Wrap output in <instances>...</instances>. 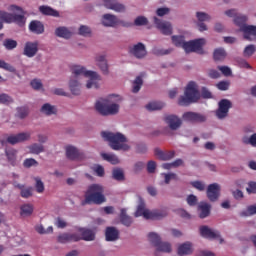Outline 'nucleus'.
I'll list each match as a JSON object with an SVG mask.
<instances>
[{"label":"nucleus","instance_id":"nucleus-1","mask_svg":"<svg viewBox=\"0 0 256 256\" xmlns=\"http://www.w3.org/2000/svg\"><path fill=\"white\" fill-rule=\"evenodd\" d=\"M101 137L104 141H108L109 146L114 151H129V149H131V146L125 144L127 143V137H125L121 132L113 133L103 131L101 132Z\"/></svg>","mask_w":256,"mask_h":256},{"label":"nucleus","instance_id":"nucleus-2","mask_svg":"<svg viewBox=\"0 0 256 256\" xmlns=\"http://www.w3.org/2000/svg\"><path fill=\"white\" fill-rule=\"evenodd\" d=\"M9 12L0 11V19L4 23H16V25H19V27H23L25 25L27 18H25V11H23V8L17 6V5H10L8 7ZM12 13H20V14H12Z\"/></svg>","mask_w":256,"mask_h":256},{"label":"nucleus","instance_id":"nucleus-3","mask_svg":"<svg viewBox=\"0 0 256 256\" xmlns=\"http://www.w3.org/2000/svg\"><path fill=\"white\" fill-rule=\"evenodd\" d=\"M201 99V93H199V86L195 81H190L184 91V95L178 99V105L181 107H188L192 103H197Z\"/></svg>","mask_w":256,"mask_h":256},{"label":"nucleus","instance_id":"nucleus-4","mask_svg":"<svg viewBox=\"0 0 256 256\" xmlns=\"http://www.w3.org/2000/svg\"><path fill=\"white\" fill-rule=\"evenodd\" d=\"M70 69L75 77L83 75L89 79L86 84L87 89H92V87L95 89L99 88V81H101V76L97 72L87 70L84 66L81 65H72L70 66Z\"/></svg>","mask_w":256,"mask_h":256},{"label":"nucleus","instance_id":"nucleus-5","mask_svg":"<svg viewBox=\"0 0 256 256\" xmlns=\"http://www.w3.org/2000/svg\"><path fill=\"white\" fill-rule=\"evenodd\" d=\"M104 189L103 186L99 184H92L88 187L85 192V203L87 205H101L105 203V195H103Z\"/></svg>","mask_w":256,"mask_h":256},{"label":"nucleus","instance_id":"nucleus-6","mask_svg":"<svg viewBox=\"0 0 256 256\" xmlns=\"http://www.w3.org/2000/svg\"><path fill=\"white\" fill-rule=\"evenodd\" d=\"M113 97H115V95H111L109 98H101L96 102L95 109L100 115L107 117L119 113V104L113 103Z\"/></svg>","mask_w":256,"mask_h":256},{"label":"nucleus","instance_id":"nucleus-7","mask_svg":"<svg viewBox=\"0 0 256 256\" xmlns=\"http://www.w3.org/2000/svg\"><path fill=\"white\" fill-rule=\"evenodd\" d=\"M134 215L135 217H144V219H152L153 221H157L167 217L169 213L167 212V209L149 211L148 209H145V203L141 202L138 205Z\"/></svg>","mask_w":256,"mask_h":256},{"label":"nucleus","instance_id":"nucleus-8","mask_svg":"<svg viewBox=\"0 0 256 256\" xmlns=\"http://www.w3.org/2000/svg\"><path fill=\"white\" fill-rule=\"evenodd\" d=\"M148 238L150 243L156 247V251H159L161 253H171L172 246L169 242H163L161 241V237L158 236L157 233L151 232L148 234Z\"/></svg>","mask_w":256,"mask_h":256},{"label":"nucleus","instance_id":"nucleus-9","mask_svg":"<svg viewBox=\"0 0 256 256\" xmlns=\"http://www.w3.org/2000/svg\"><path fill=\"white\" fill-rule=\"evenodd\" d=\"M203 45H205V38H199L184 42L182 49L186 53H203Z\"/></svg>","mask_w":256,"mask_h":256},{"label":"nucleus","instance_id":"nucleus-10","mask_svg":"<svg viewBox=\"0 0 256 256\" xmlns=\"http://www.w3.org/2000/svg\"><path fill=\"white\" fill-rule=\"evenodd\" d=\"M233 107V104L227 100L222 99L218 103V109L215 112V115L218 119H225L229 115V110Z\"/></svg>","mask_w":256,"mask_h":256},{"label":"nucleus","instance_id":"nucleus-11","mask_svg":"<svg viewBox=\"0 0 256 256\" xmlns=\"http://www.w3.org/2000/svg\"><path fill=\"white\" fill-rule=\"evenodd\" d=\"M182 119L186 121V123H205L207 116L197 112H185L182 115Z\"/></svg>","mask_w":256,"mask_h":256},{"label":"nucleus","instance_id":"nucleus-12","mask_svg":"<svg viewBox=\"0 0 256 256\" xmlns=\"http://www.w3.org/2000/svg\"><path fill=\"white\" fill-rule=\"evenodd\" d=\"M206 195L212 203H215V201L219 200V197L221 196V186L217 183H213L208 185V188L206 190Z\"/></svg>","mask_w":256,"mask_h":256},{"label":"nucleus","instance_id":"nucleus-13","mask_svg":"<svg viewBox=\"0 0 256 256\" xmlns=\"http://www.w3.org/2000/svg\"><path fill=\"white\" fill-rule=\"evenodd\" d=\"M200 235L204 237V239H219L220 243H223V238H221V233L219 231H213L208 226L200 227Z\"/></svg>","mask_w":256,"mask_h":256},{"label":"nucleus","instance_id":"nucleus-14","mask_svg":"<svg viewBox=\"0 0 256 256\" xmlns=\"http://www.w3.org/2000/svg\"><path fill=\"white\" fill-rule=\"evenodd\" d=\"M154 23L157 29L161 31L162 35H173V26L170 24V22L154 17Z\"/></svg>","mask_w":256,"mask_h":256},{"label":"nucleus","instance_id":"nucleus-15","mask_svg":"<svg viewBox=\"0 0 256 256\" xmlns=\"http://www.w3.org/2000/svg\"><path fill=\"white\" fill-rule=\"evenodd\" d=\"M79 231H80L81 237L77 235H72L71 236L72 241H81V239L83 241H95V232H93V230L87 229V228H81Z\"/></svg>","mask_w":256,"mask_h":256},{"label":"nucleus","instance_id":"nucleus-16","mask_svg":"<svg viewBox=\"0 0 256 256\" xmlns=\"http://www.w3.org/2000/svg\"><path fill=\"white\" fill-rule=\"evenodd\" d=\"M104 7L110 9V11H115V13H125L127 11L125 4L113 0H104Z\"/></svg>","mask_w":256,"mask_h":256},{"label":"nucleus","instance_id":"nucleus-17","mask_svg":"<svg viewBox=\"0 0 256 256\" xmlns=\"http://www.w3.org/2000/svg\"><path fill=\"white\" fill-rule=\"evenodd\" d=\"M39 52V43L37 42H26L23 49V55L29 59L35 57Z\"/></svg>","mask_w":256,"mask_h":256},{"label":"nucleus","instance_id":"nucleus-18","mask_svg":"<svg viewBox=\"0 0 256 256\" xmlns=\"http://www.w3.org/2000/svg\"><path fill=\"white\" fill-rule=\"evenodd\" d=\"M31 139V133L22 132L16 135H10L7 137V143L10 145H17V143H23V141H29Z\"/></svg>","mask_w":256,"mask_h":256},{"label":"nucleus","instance_id":"nucleus-19","mask_svg":"<svg viewBox=\"0 0 256 256\" xmlns=\"http://www.w3.org/2000/svg\"><path fill=\"white\" fill-rule=\"evenodd\" d=\"M129 51L131 55L136 57V59H143L147 56V48H145V44L141 42L133 45Z\"/></svg>","mask_w":256,"mask_h":256},{"label":"nucleus","instance_id":"nucleus-20","mask_svg":"<svg viewBox=\"0 0 256 256\" xmlns=\"http://www.w3.org/2000/svg\"><path fill=\"white\" fill-rule=\"evenodd\" d=\"M66 157L71 161H81L85 157V155L74 146H66Z\"/></svg>","mask_w":256,"mask_h":256},{"label":"nucleus","instance_id":"nucleus-21","mask_svg":"<svg viewBox=\"0 0 256 256\" xmlns=\"http://www.w3.org/2000/svg\"><path fill=\"white\" fill-rule=\"evenodd\" d=\"M240 31H242L244 39H246L247 41H253V39H255L256 26L246 24L241 26Z\"/></svg>","mask_w":256,"mask_h":256},{"label":"nucleus","instance_id":"nucleus-22","mask_svg":"<svg viewBox=\"0 0 256 256\" xmlns=\"http://www.w3.org/2000/svg\"><path fill=\"white\" fill-rule=\"evenodd\" d=\"M164 121L172 131H177L183 123L176 115H168L164 118Z\"/></svg>","mask_w":256,"mask_h":256},{"label":"nucleus","instance_id":"nucleus-23","mask_svg":"<svg viewBox=\"0 0 256 256\" xmlns=\"http://www.w3.org/2000/svg\"><path fill=\"white\" fill-rule=\"evenodd\" d=\"M102 25L104 27H115L119 25V18L113 14H104L102 16Z\"/></svg>","mask_w":256,"mask_h":256},{"label":"nucleus","instance_id":"nucleus-24","mask_svg":"<svg viewBox=\"0 0 256 256\" xmlns=\"http://www.w3.org/2000/svg\"><path fill=\"white\" fill-rule=\"evenodd\" d=\"M29 31L35 35H43L45 33V25L38 20H32L29 24Z\"/></svg>","mask_w":256,"mask_h":256},{"label":"nucleus","instance_id":"nucleus-25","mask_svg":"<svg viewBox=\"0 0 256 256\" xmlns=\"http://www.w3.org/2000/svg\"><path fill=\"white\" fill-rule=\"evenodd\" d=\"M154 155L160 159V161H171L175 157V151H163L159 148L154 150Z\"/></svg>","mask_w":256,"mask_h":256},{"label":"nucleus","instance_id":"nucleus-26","mask_svg":"<svg viewBox=\"0 0 256 256\" xmlns=\"http://www.w3.org/2000/svg\"><path fill=\"white\" fill-rule=\"evenodd\" d=\"M96 63L103 75H107L109 73V64L107 63L105 55L96 56Z\"/></svg>","mask_w":256,"mask_h":256},{"label":"nucleus","instance_id":"nucleus-27","mask_svg":"<svg viewBox=\"0 0 256 256\" xmlns=\"http://www.w3.org/2000/svg\"><path fill=\"white\" fill-rule=\"evenodd\" d=\"M198 211H200V219H205L206 217H209V215H211V205L207 202H201L198 205Z\"/></svg>","mask_w":256,"mask_h":256},{"label":"nucleus","instance_id":"nucleus-28","mask_svg":"<svg viewBox=\"0 0 256 256\" xmlns=\"http://www.w3.org/2000/svg\"><path fill=\"white\" fill-rule=\"evenodd\" d=\"M105 237L106 241H117L119 239V230L115 227H107Z\"/></svg>","mask_w":256,"mask_h":256},{"label":"nucleus","instance_id":"nucleus-29","mask_svg":"<svg viewBox=\"0 0 256 256\" xmlns=\"http://www.w3.org/2000/svg\"><path fill=\"white\" fill-rule=\"evenodd\" d=\"M193 253V244L191 242H185L178 246V255H191Z\"/></svg>","mask_w":256,"mask_h":256},{"label":"nucleus","instance_id":"nucleus-30","mask_svg":"<svg viewBox=\"0 0 256 256\" xmlns=\"http://www.w3.org/2000/svg\"><path fill=\"white\" fill-rule=\"evenodd\" d=\"M120 222L125 227H131V225L133 224V218H131V216L127 215V209H125V208H122L120 210Z\"/></svg>","mask_w":256,"mask_h":256},{"label":"nucleus","instance_id":"nucleus-31","mask_svg":"<svg viewBox=\"0 0 256 256\" xmlns=\"http://www.w3.org/2000/svg\"><path fill=\"white\" fill-rule=\"evenodd\" d=\"M39 11L42 15H46L48 17H59V12L50 6L42 5L39 7Z\"/></svg>","mask_w":256,"mask_h":256},{"label":"nucleus","instance_id":"nucleus-32","mask_svg":"<svg viewBox=\"0 0 256 256\" xmlns=\"http://www.w3.org/2000/svg\"><path fill=\"white\" fill-rule=\"evenodd\" d=\"M33 210V204H24L20 207V215L21 217H31Z\"/></svg>","mask_w":256,"mask_h":256},{"label":"nucleus","instance_id":"nucleus-33","mask_svg":"<svg viewBox=\"0 0 256 256\" xmlns=\"http://www.w3.org/2000/svg\"><path fill=\"white\" fill-rule=\"evenodd\" d=\"M40 111L48 116L57 115V108L49 103L44 104Z\"/></svg>","mask_w":256,"mask_h":256},{"label":"nucleus","instance_id":"nucleus-34","mask_svg":"<svg viewBox=\"0 0 256 256\" xmlns=\"http://www.w3.org/2000/svg\"><path fill=\"white\" fill-rule=\"evenodd\" d=\"M70 91L73 95L81 93V84L77 80H71L69 83Z\"/></svg>","mask_w":256,"mask_h":256},{"label":"nucleus","instance_id":"nucleus-35","mask_svg":"<svg viewBox=\"0 0 256 256\" xmlns=\"http://www.w3.org/2000/svg\"><path fill=\"white\" fill-rule=\"evenodd\" d=\"M163 107H165V103L157 101L150 102L146 105V109L148 111H160V109H163Z\"/></svg>","mask_w":256,"mask_h":256},{"label":"nucleus","instance_id":"nucleus-36","mask_svg":"<svg viewBox=\"0 0 256 256\" xmlns=\"http://www.w3.org/2000/svg\"><path fill=\"white\" fill-rule=\"evenodd\" d=\"M214 61H223L227 57V52L223 48H217L213 53Z\"/></svg>","mask_w":256,"mask_h":256},{"label":"nucleus","instance_id":"nucleus-37","mask_svg":"<svg viewBox=\"0 0 256 256\" xmlns=\"http://www.w3.org/2000/svg\"><path fill=\"white\" fill-rule=\"evenodd\" d=\"M6 157L8 159V162L15 167L17 163V150H7L6 151Z\"/></svg>","mask_w":256,"mask_h":256},{"label":"nucleus","instance_id":"nucleus-38","mask_svg":"<svg viewBox=\"0 0 256 256\" xmlns=\"http://www.w3.org/2000/svg\"><path fill=\"white\" fill-rule=\"evenodd\" d=\"M28 149L32 155H39V153H43L45 151V147L37 143L30 145Z\"/></svg>","mask_w":256,"mask_h":256},{"label":"nucleus","instance_id":"nucleus-39","mask_svg":"<svg viewBox=\"0 0 256 256\" xmlns=\"http://www.w3.org/2000/svg\"><path fill=\"white\" fill-rule=\"evenodd\" d=\"M141 87H143V78L138 76L133 82L132 93H139V91H141Z\"/></svg>","mask_w":256,"mask_h":256},{"label":"nucleus","instance_id":"nucleus-40","mask_svg":"<svg viewBox=\"0 0 256 256\" xmlns=\"http://www.w3.org/2000/svg\"><path fill=\"white\" fill-rule=\"evenodd\" d=\"M251 215H256V204L248 206L240 213V217H251Z\"/></svg>","mask_w":256,"mask_h":256},{"label":"nucleus","instance_id":"nucleus-41","mask_svg":"<svg viewBox=\"0 0 256 256\" xmlns=\"http://www.w3.org/2000/svg\"><path fill=\"white\" fill-rule=\"evenodd\" d=\"M3 45L7 51H13V49H17V41L13 39H5L3 41Z\"/></svg>","mask_w":256,"mask_h":256},{"label":"nucleus","instance_id":"nucleus-42","mask_svg":"<svg viewBox=\"0 0 256 256\" xmlns=\"http://www.w3.org/2000/svg\"><path fill=\"white\" fill-rule=\"evenodd\" d=\"M102 159L105 161H108L109 163H112V165H117L119 163V158L115 156L114 154H107V153H102Z\"/></svg>","mask_w":256,"mask_h":256},{"label":"nucleus","instance_id":"nucleus-43","mask_svg":"<svg viewBox=\"0 0 256 256\" xmlns=\"http://www.w3.org/2000/svg\"><path fill=\"white\" fill-rule=\"evenodd\" d=\"M112 177L115 181H125V174L123 170L117 168L112 171Z\"/></svg>","mask_w":256,"mask_h":256},{"label":"nucleus","instance_id":"nucleus-44","mask_svg":"<svg viewBox=\"0 0 256 256\" xmlns=\"http://www.w3.org/2000/svg\"><path fill=\"white\" fill-rule=\"evenodd\" d=\"M0 69L9 71V73H17V69L13 65L5 62L4 60H0Z\"/></svg>","mask_w":256,"mask_h":256},{"label":"nucleus","instance_id":"nucleus-45","mask_svg":"<svg viewBox=\"0 0 256 256\" xmlns=\"http://www.w3.org/2000/svg\"><path fill=\"white\" fill-rule=\"evenodd\" d=\"M172 43L176 47H182L185 45V36H172Z\"/></svg>","mask_w":256,"mask_h":256},{"label":"nucleus","instance_id":"nucleus-46","mask_svg":"<svg viewBox=\"0 0 256 256\" xmlns=\"http://www.w3.org/2000/svg\"><path fill=\"white\" fill-rule=\"evenodd\" d=\"M234 23L235 25H238V27H243V25H247L245 23H247V16L245 15H238V16H235L234 18Z\"/></svg>","mask_w":256,"mask_h":256},{"label":"nucleus","instance_id":"nucleus-47","mask_svg":"<svg viewBox=\"0 0 256 256\" xmlns=\"http://www.w3.org/2000/svg\"><path fill=\"white\" fill-rule=\"evenodd\" d=\"M37 165H39V162H37V160L34 158H27L23 162V167L26 169H30V167H37Z\"/></svg>","mask_w":256,"mask_h":256},{"label":"nucleus","instance_id":"nucleus-48","mask_svg":"<svg viewBox=\"0 0 256 256\" xmlns=\"http://www.w3.org/2000/svg\"><path fill=\"white\" fill-rule=\"evenodd\" d=\"M242 141L245 145H251L252 147H256V133L252 134L249 138L244 137Z\"/></svg>","mask_w":256,"mask_h":256},{"label":"nucleus","instance_id":"nucleus-49","mask_svg":"<svg viewBox=\"0 0 256 256\" xmlns=\"http://www.w3.org/2000/svg\"><path fill=\"white\" fill-rule=\"evenodd\" d=\"M34 180L36 181V184H35L36 191L38 193H43L45 191V184L43 183L41 178L36 177V178H34Z\"/></svg>","mask_w":256,"mask_h":256},{"label":"nucleus","instance_id":"nucleus-50","mask_svg":"<svg viewBox=\"0 0 256 256\" xmlns=\"http://www.w3.org/2000/svg\"><path fill=\"white\" fill-rule=\"evenodd\" d=\"M27 115H29V108L25 106L17 108V117H19V119H25Z\"/></svg>","mask_w":256,"mask_h":256},{"label":"nucleus","instance_id":"nucleus-51","mask_svg":"<svg viewBox=\"0 0 256 256\" xmlns=\"http://www.w3.org/2000/svg\"><path fill=\"white\" fill-rule=\"evenodd\" d=\"M20 195L23 197V199H29V197H33V187L22 189V191H20Z\"/></svg>","mask_w":256,"mask_h":256},{"label":"nucleus","instance_id":"nucleus-52","mask_svg":"<svg viewBox=\"0 0 256 256\" xmlns=\"http://www.w3.org/2000/svg\"><path fill=\"white\" fill-rule=\"evenodd\" d=\"M256 51L255 45L250 44L245 47L243 55L244 57H251Z\"/></svg>","mask_w":256,"mask_h":256},{"label":"nucleus","instance_id":"nucleus-53","mask_svg":"<svg viewBox=\"0 0 256 256\" xmlns=\"http://www.w3.org/2000/svg\"><path fill=\"white\" fill-rule=\"evenodd\" d=\"M147 23H149V20H147L145 16H138L134 20V25H136V27H142L143 25H147Z\"/></svg>","mask_w":256,"mask_h":256},{"label":"nucleus","instance_id":"nucleus-54","mask_svg":"<svg viewBox=\"0 0 256 256\" xmlns=\"http://www.w3.org/2000/svg\"><path fill=\"white\" fill-rule=\"evenodd\" d=\"M79 35H82V37H90L91 36V28L88 26L82 25L79 28Z\"/></svg>","mask_w":256,"mask_h":256},{"label":"nucleus","instance_id":"nucleus-55","mask_svg":"<svg viewBox=\"0 0 256 256\" xmlns=\"http://www.w3.org/2000/svg\"><path fill=\"white\" fill-rule=\"evenodd\" d=\"M196 17L200 23H203L204 21H211V16L205 12H197Z\"/></svg>","mask_w":256,"mask_h":256},{"label":"nucleus","instance_id":"nucleus-56","mask_svg":"<svg viewBox=\"0 0 256 256\" xmlns=\"http://www.w3.org/2000/svg\"><path fill=\"white\" fill-rule=\"evenodd\" d=\"M236 63L241 69H251V66L249 65V63L243 58H237Z\"/></svg>","mask_w":256,"mask_h":256},{"label":"nucleus","instance_id":"nucleus-57","mask_svg":"<svg viewBox=\"0 0 256 256\" xmlns=\"http://www.w3.org/2000/svg\"><path fill=\"white\" fill-rule=\"evenodd\" d=\"M30 85L32 89H35V91H39L43 87V83H41V80L39 79H34L30 82Z\"/></svg>","mask_w":256,"mask_h":256},{"label":"nucleus","instance_id":"nucleus-58","mask_svg":"<svg viewBox=\"0 0 256 256\" xmlns=\"http://www.w3.org/2000/svg\"><path fill=\"white\" fill-rule=\"evenodd\" d=\"M0 103L7 105L9 103H13V99L7 94H0Z\"/></svg>","mask_w":256,"mask_h":256},{"label":"nucleus","instance_id":"nucleus-59","mask_svg":"<svg viewBox=\"0 0 256 256\" xmlns=\"http://www.w3.org/2000/svg\"><path fill=\"white\" fill-rule=\"evenodd\" d=\"M54 225L58 229H65V220L61 217H57L55 218Z\"/></svg>","mask_w":256,"mask_h":256},{"label":"nucleus","instance_id":"nucleus-60","mask_svg":"<svg viewBox=\"0 0 256 256\" xmlns=\"http://www.w3.org/2000/svg\"><path fill=\"white\" fill-rule=\"evenodd\" d=\"M191 185L194 187V189H198V191H205V184H203L201 181L191 182Z\"/></svg>","mask_w":256,"mask_h":256},{"label":"nucleus","instance_id":"nucleus-61","mask_svg":"<svg viewBox=\"0 0 256 256\" xmlns=\"http://www.w3.org/2000/svg\"><path fill=\"white\" fill-rule=\"evenodd\" d=\"M201 97L203 99H212L213 94H211V91H209V89L203 87L201 90Z\"/></svg>","mask_w":256,"mask_h":256},{"label":"nucleus","instance_id":"nucleus-62","mask_svg":"<svg viewBox=\"0 0 256 256\" xmlns=\"http://www.w3.org/2000/svg\"><path fill=\"white\" fill-rule=\"evenodd\" d=\"M56 37H60L61 39H65V27L61 26L55 29Z\"/></svg>","mask_w":256,"mask_h":256},{"label":"nucleus","instance_id":"nucleus-63","mask_svg":"<svg viewBox=\"0 0 256 256\" xmlns=\"http://www.w3.org/2000/svg\"><path fill=\"white\" fill-rule=\"evenodd\" d=\"M218 69L219 71H221V73L225 75V77H229L232 74L231 68H229L228 66H218Z\"/></svg>","mask_w":256,"mask_h":256},{"label":"nucleus","instance_id":"nucleus-64","mask_svg":"<svg viewBox=\"0 0 256 256\" xmlns=\"http://www.w3.org/2000/svg\"><path fill=\"white\" fill-rule=\"evenodd\" d=\"M247 193L256 194V182H249L248 187L246 188Z\"/></svg>","mask_w":256,"mask_h":256}]
</instances>
